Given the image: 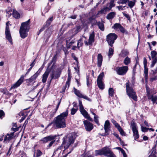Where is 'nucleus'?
I'll return each instance as SVG.
<instances>
[{
    "label": "nucleus",
    "instance_id": "f3484780",
    "mask_svg": "<svg viewBox=\"0 0 157 157\" xmlns=\"http://www.w3.org/2000/svg\"><path fill=\"white\" fill-rule=\"evenodd\" d=\"M110 122L108 120L105 121L104 125L105 135H107L109 134V132L110 129Z\"/></svg>",
    "mask_w": 157,
    "mask_h": 157
},
{
    "label": "nucleus",
    "instance_id": "e2e57ef3",
    "mask_svg": "<svg viewBox=\"0 0 157 157\" xmlns=\"http://www.w3.org/2000/svg\"><path fill=\"white\" fill-rule=\"evenodd\" d=\"M55 140H52L51 141L49 144L47 146L49 148L55 142Z\"/></svg>",
    "mask_w": 157,
    "mask_h": 157
},
{
    "label": "nucleus",
    "instance_id": "c9c22d12",
    "mask_svg": "<svg viewBox=\"0 0 157 157\" xmlns=\"http://www.w3.org/2000/svg\"><path fill=\"white\" fill-rule=\"evenodd\" d=\"M108 93L109 96L113 97L114 93L113 89L112 88H109V89Z\"/></svg>",
    "mask_w": 157,
    "mask_h": 157
},
{
    "label": "nucleus",
    "instance_id": "bb28decb",
    "mask_svg": "<svg viewBox=\"0 0 157 157\" xmlns=\"http://www.w3.org/2000/svg\"><path fill=\"white\" fill-rule=\"evenodd\" d=\"M129 54V52L126 50H123L119 54L121 57H124Z\"/></svg>",
    "mask_w": 157,
    "mask_h": 157
},
{
    "label": "nucleus",
    "instance_id": "ddd939ff",
    "mask_svg": "<svg viewBox=\"0 0 157 157\" xmlns=\"http://www.w3.org/2000/svg\"><path fill=\"white\" fill-rule=\"evenodd\" d=\"M94 32L93 31L90 34L88 42H87L86 41H84L85 44L86 45H91L94 41Z\"/></svg>",
    "mask_w": 157,
    "mask_h": 157
},
{
    "label": "nucleus",
    "instance_id": "7c9ffc66",
    "mask_svg": "<svg viewBox=\"0 0 157 157\" xmlns=\"http://www.w3.org/2000/svg\"><path fill=\"white\" fill-rule=\"evenodd\" d=\"M99 88L101 90H103L104 88V84L102 81L97 82Z\"/></svg>",
    "mask_w": 157,
    "mask_h": 157
},
{
    "label": "nucleus",
    "instance_id": "39448f33",
    "mask_svg": "<svg viewBox=\"0 0 157 157\" xmlns=\"http://www.w3.org/2000/svg\"><path fill=\"white\" fill-rule=\"evenodd\" d=\"M117 36L116 34L114 33H110L107 36L106 40L109 44L112 46L113 44L114 43L115 40L117 39Z\"/></svg>",
    "mask_w": 157,
    "mask_h": 157
},
{
    "label": "nucleus",
    "instance_id": "a211bd4d",
    "mask_svg": "<svg viewBox=\"0 0 157 157\" xmlns=\"http://www.w3.org/2000/svg\"><path fill=\"white\" fill-rule=\"evenodd\" d=\"M143 64L144 67V74L145 75V79L147 80L148 77V68L147 66V60L145 57L144 58Z\"/></svg>",
    "mask_w": 157,
    "mask_h": 157
},
{
    "label": "nucleus",
    "instance_id": "a19ab883",
    "mask_svg": "<svg viewBox=\"0 0 157 157\" xmlns=\"http://www.w3.org/2000/svg\"><path fill=\"white\" fill-rule=\"evenodd\" d=\"M95 153L96 155H103L102 149L99 150H96Z\"/></svg>",
    "mask_w": 157,
    "mask_h": 157
},
{
    "label": "nucleus",
    "instance_id": "4be33fe9",
    "mask_svg": "<svg viewBox=\"0 0 157 157\" xmlns=\"http://www.w3.org/2000/svg\"><path fill=\"white\" fill-rule=\"evenodd\" d=\"M103 155L107 156L111 151L107 147H105L102 149Z\"/></svg>",
    "mask_w": 157,
    "mask_h": 157
},
{
    "label": "nucleus",
    "instance_id": "58836bf2",
    "mask_svg": "<svg viewBox=\"0 0 157 157\" xmlns=\"http://www.w3.org/2000/svg\"><path fill=\"white\" fill-rule=\"evenodd\" d=\"M111 122L117 129L121 127L114 120L112 119L111 120Z\"/></svg>",
    "mask_w": 157,
    "mask_h": 157
},
{
    "label": "nucleus",
    "instance_id": "0eeeda50",
    "mask_svg": "<svg viewBox=\"0 0 157 157\" xmlns=\"http://www.w3.org/2000/svg\"><path fill=\"white\" fill-rule=\"evenodd\" d=\"M6 25L5 30L6 38L9 42L12 44V39L9 28V25L10 26L11 25L9 22H7L6 23Z\"/></svg>",
    "mask_w": 157,
    "mask_h": 157
},
{
    "label": "nucleus",
    "instance_id": "412c9836",
    "mask_svg": "<svg viewBox=\"0 0 157 157\" xmlns=\"http://www.w3.org/2000/svg\"><path fill=\"white\" fill-rule=\"evenodd\" d=\"M50 70L47 69L44 74L42 76V82L43 83H45L47 80V78L49 75Z\"/></svg>",
    "mask_w": 157,
    "mask_h": 157
},
{
    "label": "nucleus",
    "instance_id": "ea45409f",
    "mask_svg": "<svg viewBox=\"0 0 157 157\" xmlns=\"http://www.w3.org/2000/svg\"><path fill=\"white\" fill-rule=\"evenodd\" d=\"M119 131V132L120 134L122 136H125V133L124 132L122 129V128L120 127L118 128H117Z\"/></svg>",
    "mask_w": 157,
    "mask_h": 157
},
{
    "label": "nucleus",
    "instance_id": "2eb2a0df",
    "mask_svg": "<svg viewBox=\"0 0 157 157\" xmlns=\"http://www.w3.org/2000/svg\"><path fill=\"white\" fill-rule=\"evenodd\" d=\"M84 124L85 129L87 131H91L93 128V124L87 121H84Z\"/></svg>",
    "mask_w": 157,
    "mask_h": 157
},
{
    "label": "nucleus",
    "instance_id": "473e14b6",
    "mask_svg": "<svg viewBox=\"0 0 157 157\" xmlns=\"http://www.w3.org/2000/svg\"><path fill=\"white\" fill-rule=\"evenodd\" d=\"M131 62L130 58L128 57H126L124 59V63L125 65H128Z\"/></svg>",
    "mask_w": 157,
    "mask_h": 157
},
{
    "label": "nucleus",
    "instance_id": "b1692460",
    "mask_svg": "<svg viewBox=\"0 0 157 157\" xmlns=\"http://www.w3.org/2000/svg\"><path fill=\"white\" fill-rule=\"evenodd\" d=\"M60 102L61 100H60L59 102L55 109H54V111L51 112L49 113V116L51 117H53L54 116L55 114L56 113V111H57L59 107V105L60 104Z\"/></svg>",
    "mask_w": 157,
    "mask_h": 157
},
{
    "label": "nucleus",
    "instance_id": "2f4dec72",
    "mask_svg": "<svg viewBox=\"0 0 157 157\" xmlns=\"http://www.w3.org/2000/svg\"><path fill=\"white\" fill-rule=\"evenodd\" d=\"M74 93L78 97L81 98L82 94H81L79 90H77L75 88L74 89Z\"/></svg>",
    "mask_w": 157,
    "mask_h": 157
},
{
    "label": "nucleus",
    "instance_id": "5fc2aeb1",
    "mask_svg": "<svg viewBox=\"0 0 157 157\" xmlns=\"http://www.w3.org/2000/svg\"><path fill=\"white\" fill-rule=\"evenodd\" d=\"M108 157H116L115 155L113 153L112 151L107 156Z\"/></svg>",
    "mask_w": 157,
    "mask_h": 157
},
{
    "label": "nucleus",
    "instance_id": "f704fd0d",
    "mask_svg": "<svg viewBox=\"0 0 157 157\" xmlns=\"http://www.w3.org/2000/svg\"><path fill=\"white\" fill-rule=\"evenodd\" d=\"M13 17L17 19L20 17V14L16 10H14L13 11Z\"/></svg>",
    "mask_w": 157,
    "mask_h": 157
},
{
    "label": "nucleus",
    "instance_id": "4c0bfd02",
    "mask_svg": "<svg viewBox=\"0 0 157 157\" xmlns=\"http://www.w3.org/2000/svg\"><path fill=\"white\" fill-rule=\"evenodd\" d=\"M103 76H104V73L103 72L101 73L98 75V77L97 80V82L102 81V79Z\"/></svg>",
    "mask_w": 157,
    "mask_h": 157
},
{
    "label": "nucleus",
    "instance_id": "6ab92c4d",
    "mask_svg": "<svg viewBox=\"0 0 157 157\" xmlns=\"http://www.w3.org/2000/svg\"><path fill=\"white\" fill-rule=\"evenodd\" d=\"M76 42V40L75 39L72 40L71 41L69 42L68 40H67V45L68 48H70L72 46V49L75 50L77 47L76 46L74 45V44Z\"/></svg>",
    "mask_w": 157,
    "mask_h": 157
},
{
    "label": "nucleus",
    "instance_id": "9b49d317",
    "mask_svg": "<svg viewBox=\"0 0 157 157\" xmlns=\"http://www.w3.org/2000/svg\"><path fill=\"white\" fill-rule=\"evenodd\" d=\"M14 137V132H10L7 134L5 136L4 139V143H6L9 142Z\"/></svg>",
    "mask_w": 157,
    "mask_h": 157
},
{
    "label": "nucleus",
    "instance_id": "f257e3e1",
    "mask_svg": "<svg viewBox=\"0 0 157 157\" xmlns=\"http://www.w3.org/2000/svg\"><path fill=\"white\" fill-rule=\"evenodd\" d=\"M68 114L67 110L55 118L53 123L58 128H63L66 127V119Z\"/></svg>",
    "mask_w": 157,
    "mask_h": 157
},
{
    "label": "nucleus",
    "instance_id": "f8f14e48",
    "mask_svg": "<svg viewBox=\"0 0 157 157\" xmlns=\"http://www.w3.org/2000/svg\"><path fill=\"white\" fill-rule=\"evenodd\" d=\"M24 79V76L22 75L16 83L12 85L11 89L16 88L19 86L23 82Z\"/></svg>",
    "mask_w": 157,
    "mask_h": 157
},
{
    "label": "nucleus",
    "instance_id": "dca6fc26",
    "mask_svg": "<svg viewBox=\"0 0 157 157\" xmlns=\"http://www.w3.org/2000/svg\"><path fill=\"white\" fill-rule=\"evenodd\" d=\"M42 70V69L40 68L38 71H37L34 75H33L30 78L27 79V80L28 81L30 82H31L35 81L37 78L38 76L39 75Z\"/></svg>",
    "mask_w": 157,
    "mask_h": 157
},
{
    "label": "nucleus",
    "instance_id": "a878e982",
    "mask_svg": "<svg viewBox=\"0 0 157 157\" xmlns=\"http://www.w3.org/2000/svg\"><path fill=\"white\" fill-rule=\"evenodd\" d=\"M136 2V0H128V6L130 8H133L135 6Z\"/></svg>",
    "mask_w": 157,
    "mask_h": 157
},
{
    "label": "nucleus",
    "instance_id": "052dcab7",
    "mask_svg": "<svg viewBox=\"0 0 157 157\" xmlns=\"http://www.w3.org/2000/svg\"><path fill=\"white\" fill-rule=\"evenodd\" d=\"M121 151L123 154L124 157H127L126 154L123 149H122Z\"/></svg>",
    "mask_w": 157,
    "mask_h": 157
},
{
    "label": "nucleus",
    "instance_id": "de8ad7c7",
    "mask_svg": "<svg viewBox=\"0 0 157 157\" xmlns=\"http://www.w3.org/2000/svg\"><path fill=\"white\" fill-rule=\"evenodd\" d=\"M5 116V113L2 110H0V118H2Z\"/></svg>",
    "mask_w": 157,
    "mask_h": 157
},
{
    "label": "nucleus",
    "instance_id": "7ed1b4c3",
    "mask_svg": "<svg viewBox=\"0 0 157 157\" xmlns=\"http://www.w3.org/2000/svg\"><path fill=\"white\" fill-rule=\"evenodd\" d=\"M30 19L27 21L22 23L20 27L19 33L20 36L22 38H25L28 35V32L30 28Z\"/></svg>",
    "mask_w": 157,
    "mask_h": 157
},
{
    "label": "nucleus",
    "instance_id": "774afa93",
    "mask_svg": "<svg viewBox=\"0 0 157 157\" xmlns=\"http://www.w3.org/2000/svg\"><path fill=\"white\" fill-rule=\"evenodd\" d=\"M6 12L7 14L6 15V16H8V17H10V16H11V13H10V11H7V10H6Z\"/></svg>",
    "mask_w": 157,
    "mask_h": 157
},
{
    "label": "nucleus",
    "instance_id": "72a5a7b5",
    "mask_svg": "<svg viewBox=\"0 0 157 157\" xmlns=\"http://www.w3.org/2000/svg\"><path fill=\"white\" fill-rule=\"evenodd\" d=\"M80 111L81 114L85 118L87 117V116L88 115H89L87 112L84 109V108L80 109Z\"/></svg>",
    "mask_w": 157,
    "mask_h": 157
},
{
    "label": "nucleus",
    "instance_id": "a18cd8bd",
    "mask_svg": "<svg viewBox=\"0 0 157 157\" xmlns=\"http://www.w3.org/2000/svg\"><path fill=\"white\" fill-rule=\"evenodd\" d=\"M42 154V152L40 150L38 149L36 150V157H39Z\"/></svg>",
    "mask_w": 157,
    "mask_h": 157
},
{
    "label": "nucleus",
    "instance_id": "8fccbe9b",
    "mask_svg": "<svg viewBox=\"0 0 157 157\" xmlns=\"http://www.w3.org/2000/svg\"><path fill=\"white\" fill-rule=\"evenodd\" d=\"M128 0H119L118 1L119 4H125L128 2Z\"/></svg>",
    "mask_w": 157,
    "mask_h": 157
},
{
    "label": "nucleus",
    "instance_id": "0e129e2a",
    "mask_svg": "<svg viewBox=\"0 0 157 157\" xmlns=\"http://www.w3.org/2000/svg\"><path fill=\"white\" fill-rule=\"evenodd\" d=\"M119 29L122 33L124 32V29L121 26Z\"/></svg>",
    "mask_w": 157,
    "mask_h": 157
},
{
    "label": "nucleus",
    "instance_id": "9d476101",
    "mask_svg": "<svg viewBox=\"0 0 157 157\" xmlns=\"http://www.w3.org/2000/svg\"><path fill=\"white\" fill-rule=\"evenodd\" d=\"M56 136V135H50L42 138L39 141L43 143H45L49 141L54 140Z\"/></svg>",
    "mask_w": 157,
    "mask_h": 157
},
{
    "label": "nucleus",
    "instance_id": "6e6d98bb",
    "mask_svg": "<svg viewBox=\"0 0 157 157\" xmlns=\"http://www.w3.org/2000/svg\"><path fill=\"white\" fill-rule=\"evenodd\" d=\"M123 13V15L126 18H127L128 20H130V16H129L128 14L125 13Z\"/></svg>",
    "mask_w": 157,
    "mask_h": 157
},
{
    "label": "nucleus",
    "instance_id": "69168bd1",
    "mask_svg": "<svg viewBox=\"0 0 157 157\" xmlns=\"http://www.w3.org/2000/svg\"><path fill=\"white\" fill-rule=\"evenodd\" d=\"M113 134L117 139H118L120 141H121V139L119 137V135L115 133H114Z\"/></svg>",
    "mask_w": 157,
    "mask_h": 157
},
{
    "label": "nucleus",
    "instance_id": "1a4fd4ad",
    "mask_svg": "<svg viewBox=\"0 0 157 157\" xmlns=\"http://www.w3.org/2000/svg\"><path fill=\"white\" fill-rule=\"evenodd\" d=\"M128 70V67L126 66L117 67L116 69V71L117 74L119 75H122L125 74Z\"/></svg>",
    "mask_w": 157,
    "mask_h": 157
},
{
    "label": "nucleus",
    "instance_id": "4d7b16f0",
    "mask_svg": "<svg viewBox=\"0 0 157 157\" xmlns=\"http://www.w3.org/2000/svg\"><path fill=\"white\" fill-rule=\"evenodd\" d=\"M20 157H26V155L25 153L23 152L19 153Z\"/></svg>",
    "mask_w": 157,
    "mask_h": 157
},
{
    "label": "nucleus",
    "instance_id": "49530a36",
    "mask_svg": "<svg viewBox=\"0 0 157 157\" xmlns=\"http://www.w3.org/2000/svg\"><path fill=\"white\" fill-rule=\"evenodd\" d=\"M141 131L144 132H147L149 129V128H146L141 126Z\"/></svg>",
    "mask_w": 157,
    "mask_h": 157
},
{
    "label": "nucleus",
    "instance_id": "e433bc0d",
    "mask_svg": "<svg viewBox=\"0 0 157 157\" xmlns=\"http://www.w3.org/2000/svg\"><path fill=\"white\" fill-rule=\"evenodd\" d=\"M121 25L119 23H116L112 27V28L116 30H119L120 27L121 26Z\"/></svg>",
    "mask_w": 157,
    "mask_h": 157
},
{
    "label": "nucleus",
    "instance_id": "37998d69",
    "mask_svg": "<svg viewBox=\"0 0 157 157\" xmlns=\"http://www.w3.org/2000/svg\"><path fill=\"white\" fill-rule=\"evenodd\" d=\"M98 116L96 115L94 117V121L98 125H100V124L98 120Z\"/></svg>",
    "mask_w": 157,
    "mask_h": 157
},
{
    "label": "nucleus",
    "instance_id": "c756f323",
    "mask_svg": "<svg viewBox=\"0 0 157 157\" xmlns=\"http://www.w3.org/2000/svg\"><path fill=\"white\" fill-rule=\"evenodd\" d=\"M97 25L98 26L99 29L101 31H104V25L102 22H98Z\"/></svg>",
    "mask_w": 157,
    "mask_h": 157
},
{
    "label": "nucleus",
    "instance_id": "3c124183",
    "mask_svg": "<svg viewBox=\"0 0 157 157\" xmlns=\"http://www.w3.org/2000/svg\"><path fill=\"white\" fill-rule=\"evenodd\" d=\"M86 83L87 85L88 86H90L91 83V81L89 80V78L88 76L86 77Z\"/></svg>",
    "mask_w": 157,
    "mask_h": 157
},
{
    "label": "nucleus",
    "instance_id": "13d9d810",
    "mask_svg": "<svg viewBox=\"0 0 157 157\" xmlns=\"http://www.w3.org/2000/svg\"><path fill=\"white\" fill-rule=\"evenodd\" d=\"M70 79H71V77H70V76H69V75L68 77V78H67V81L66 82V85H68V86H69Z\"/></svg>",
    "mask_w": 157,
    "mask_h": 157
},
{
    "label": "nucleus",
    "instance_id": "338daca9",
    "mask_svg": "<svg viewBox=\"0 0 157 157\" xmlns=\"http://www.w3.org/2000/svg\"><path fill=\"white\" fill-rule=\"evenodd\" d=\"M1 92L4 94H6L7 93V91L6 89H3L1 90Z\"/></svg>",
    "mask_w": 157,
    "mask_h": 157
},
{
    "label": "nucleus",
    "instance_id": "5701e85b",
    "mask_svg": "<svg viewBox=\"0 0 157 157\" xmlns=\"http://www.w3.org/2000/svg\"><path fill=\"white\" fill-rule=\"evenodd\" d=\"M98 66L100 67L101 66L103 60V57L101 54H98L97 56Z\"/></svg>",
    "mask_w": 157,
    "mask_h": 157
},
{
    "label": "nucleus",
    "instance_id": "4468645a",
    "mask_svg": "<svg viewBox=\"0 0 157 157\" xmlns=\"http://www.w3.org/2000/svg\"><path fill=\"white\" fill-rule=\"evenodd\" d=\"M94 32L93 31L90 34L88 42H87L86 41H84L85 44L86 45H91L94 41Z\"/></svg>",
    "mask_w": 157,
    "mask_h": 157
},
{
    "label": "nucleus",
    "instance_id": "423d86ee",
    "mask_svg": "<svg viewBox=\"0 0 157 157\" xmlns=\"http://www.w3.org/2000/svg\"><path fill=\"white\" fill-rule=\"evenodd\" d=\"M63 68L61 66L57 69L56 71H52L51 76L52 79H56L60 76L62 70Z\"/></svg>",
    "mask_w": 157,
    "mask_h": 157
},
{
    "label": "nucleus",
    "instance_id": "393cba45",
    "mask_svg": "<svg viewBox=\"0 0 157 157\" xmlns=\"http://www.w3.org/2000/svg\"><path fill=\"white\" fill-rule=\"evenodd\" d=\"M148 99L151 100L153 104L156 102L157 101V95L152 94L150 96H148Z\"/></svg>",
    "mask_w": 157,
    "mask_h": 157
},
{
    "label": "nucleus",
    "instance_id": "79ce46f5",
    "mask_svg": "<svg viewBox=\"0 0 157 157\" xmlns=\"http://www.w3.org/2000/svg\"><path fill=\"white\" fill-rule=\"evenodd\" d=\"M82 38H81L78 41V43L77 44V46L78 48H79L80 47L82 46L83 44V43L82 42Z\"/></svg>",
    "mask_w": 157,
    "mask_h": 157
},
{
    "label": "nucleus",
    "instance_id": "09e8293b",
    "mask_svg": "<svg viewBox=\"0 0 157 157\" xmlns=\"http://www.w3.org/2000/svg\"><path fill=\"white\" fill-rule=\"evenodd\" d=\"M157 60H156V59H152V63L151 65V67H153L154 66L155 64L157 62Z\"/></svg>",
    "mask_w": 157,
    "mask_h": 157
},
{
    "label": "nucleus",
    "instance_id": "cd10ccee",
    "mask_svg": "<svg viewBox=\"0 0 157 157\" xmlns=\"http://www.w3.org/2000/svg\"><path fill=\"white\" fill-rule=\"evenodd\" d=\"M116 13L115 12H111L109 13L106 16V18L108 19H112L116 15Z\"/></svg>",
    "mask_w": 157,
    "mask_h": 157
},
{
    "label": "nucleus",
    "instance_id": "20e7f679",
    "mask_svg": "<svg viewBox=\"0 0 157 157\" xmlns=\"http://www.w3.org/2000/svg\"><path fill=\"white\" fill-rule=\"evenodd\" d=\"M126 93L129 98H132L135 101H137V96L136 92L132 87L131 85L130 84L129 81L126 84Z\"/></svg>",
    "mask_w": 157,
    "mask_h": 157
},
{
    "label": "nucleus",
    "instance_id": "c03bdc74",
    "mask_svg": "<svg viewBox=\"0 0 157 157\" xmlns=\"http://www.w3.org/2000/svg\"><path fill=\"white\" fill-rule=\"evenodd\" d=\"M114 50L112 48H110L109 49L108 56L109 57H110L112 55H113V53Z\"/></svg>",
    "mask_w": 157,
    "mask_h": 157
},
{
    "label": "nucleus",
    "instance_id": "6e6552de",
    "mask_svg": "<svg viewBox=\"0 0 157 157\" xmlns=\"http://www.w3.org/2000/svg\"><path fill=\"white\" fill-rule=\"evenodd\" d=\"M131 127L132 129L134 139L136 140L139 137L138 132L136 125L135 123L132 122L131 123Z\"/></svg>",
    "mask_w": 157,
    "mask_h": 157
},
{
    "label": "nucleus",
    "instance_id": "c85d7f7f",
    "mask_svg": "<svg viewBox=\"0 0 157 157\" xmlns=\"http://www.w3.org/2000/svg\"><path fill=\"white\" fill-rule=\"evenodd\" d=\"M151 54L152 59H155L157 60V57L156 56L157 53L156 51H151Z\"/></svg>",
    "mask_w": 157,
    "mask_h": 157
},
{
    "label": "nucleus",
    "instance_id": "680f3d73",
    "mask_svg": "<svg viewBox=\"0 0 157 157\" xmlns=\"http://www.w3.org/2000/svg\"><path fill=\"white\" fill-rule=\"evenodd\" d=\"M81 98H83L84 99H85L86 100H88L89 101H90V99L89 98H88L87 96L86 95H84L83 94L82 95V97H81Z\"/></svg>",
    "mask_w": 157,
    "mask_h": 157
},
{
    "label": "nucleus",
    "instance_id": "603ef678",
    "mask_svg": "<svg viewBox=\"0 0 157 157\" xmlns=\"http://www.w3.org/2000/svg\"><path fill=\"white\" fill-rule=\"evenodd\" d=\"M77 110V109H75L74 108L72 109L71 110V115H74L76 112Z\"/></svg>",
    "mask_w": 157,
    "mask_h": 157
},
{
    "label": "nucleus",
    "instance_id": "aec40b11",
    "mask_svg": "<svg viewBox=\"0 0 157 157\" xmlns=\"http://www.w3.org/2000/svg\"><path fill=\"white\" fill-rule=\"evenodd\" d=\"M114 4L113 2L112 1H111L107 5V6L106 8L104 9V10H101V11L99 12L98 13H102L103 11L105 10H109L111 8L114 6Z\"/></svg>",
    "mask_w": 157,
    "mask_h": 157
},
{
    "label": "nucleus",
    "instance_id": "864d4df0",
    "mask_svg": "<svg viewBox=\"0 0 157 157\" xmlns=\"http://www.w3.org/2000/svg\"><path fill=\"white\" fill-rule=\"evenodd\" d=\"M79 104L80 110L84 108V107H83L82 105V101L81 100H79Z\"/></svg>",
    "mask_w": 157,
    "mask_h": 157
},
{
    "label": "nucleus",
    "instance_id": "f03ea898",
    "mask_svg": "<svg viewBox=\"0 0 157 157\" xmlns=\"http://www.w3.org/2000/svg\"><path fill=\"white\" fill-rule=\"evenodd\" d=\"M76 137V135L74 133L69 134L64 136L63 138L62 146L64 147L65 149H67L70 145L74 143Z\"/></svg>",
    "mask_w": 157,
    "mask_h": 157
},
{
    "label": "nucleus",
    "instance_id": "bf43d9fd",
    "mask_svg": "<svg viewBox=\"0 0 157 157\" xmlns=\"http://www.w3.org/2000/svg\"><path fill=\"white\" fill-rule=\"evenodd\" d=\"M11 148L10 147L8 151V152L6 153V155L7 156H10V154H11Z\"/></svg>",
    "mask_w": 157,
    "mask_h": 157
}]
</instances>
